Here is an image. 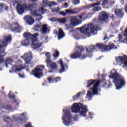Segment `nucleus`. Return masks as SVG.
Returning <instances> with one entry per match:
<instances>
[{
	"label": "nucleus",
	"instance_id": "obj_1",
	"mask_svg": "<svg viewBox=\"0 0 127 127\" xmlns=\"http://www.w3.org/2000/svg\"><path fill=\"white\" fill-rule=\"evenodd\" d=\"M36 7H37V6L35 4H30L27 6V4L26 3L23 4L19 3L17 5L16 10L18 14H22L24 12V10H26L27 9L31 10V15L35 17L38 21H40L42 19L41 13L44 14L46 12V9H45L44 7H41L39 10H34Z\"/></svg>",
	"mask_w": 127,
	"mask_h": 127
},
{
	"label": "nucleus",
	"instance_id": "obj_2",
	"mask_svg": "<svg viewBox=\"0 0 127 127\" xmlns=\"http://www.w3.org/2000/svg\"><path fill=\"white\" fill-rule=\"evenodd\" d=\"M99 26L94 24L93 23H89L87 25H84L81 28H78L76 30H72L70 32L73 33L75 39H79L80 37V33L84 34L88 37L91 36V34L93 35H97L98 30H99Z\"/></svg>",
	"mask_w": 127,
	"mask_h": 127
},
{
	"label": "nucleus",
	"instance_id": "obj_3",
	"mask_svg": "<svg viewBox=\"0 0 127 127\" xmlns=\"http://www.w3.org/2000/svg\"><path fill=\"white\" fill-rule=\"evenodd\" d=\"M24 37L26 39L21 42L22 45L23 46H28L30 44V41H31V47L34 49H36L39 48V47H42V43L39 42L37 39V36H38V34L35 33L33 35L30 34V33L26 32L24 33Z\"/></svg>",
	"mask_w": 127,
	"mask_h": 127
},
{
	"label": "nucleus",
	"instance_id": "obj_4",
	"mask_svg": "<svg viewBox=\"0 0 127 127\" xmlns=\"http://www.w3.org/2000/svg\"><path fill=\"white\" fill-rule=\"evenodd\" d=\"M109 77L113 79V81L116 90H121L126 85V81H125L123 76L119 74L115 69H113L110 71V75H109Z\"/></svg>",
	"mask_w": 127,
	"mask_h": 127
},
{
	"label": "nucleus",
	"instance_id": "obj_5",
	"mask_svg": "<svg viewBox=\"0 0 127 127\" xmlns=\"http://www.w3.org/2000/svg\"><path fill=\"white\" fill-rule=\"evenodd\" d=\"M99 85H100V81L99 80L91 79L87 81V88H90V87L92 86L91 90L93 93L89 90L87 91L86 95V98L89 101L92 100V98L94 97V95H98V87H99Z\"/></svg>",
	"mask_w": 127,
	"mask_h": 127
},
{
	"label": "nucleus",
	"instance_id": "obj_6",
	"mask_svg": "<svg viewBox=\"0 0 127 127\" xmlns=\"http://www.w3.org/2000/svg\"><path fill=\"white\" fill-rule=\"evenodd\" d=\"M4 39L2 42H0V71H2V66L3 64V57L5 56V48L7 46V43L11 40V36L10 35H5L4 36Z\"/></svg>",
	"mask_w": 127,
	"mask_h": 127
},
{
	"label": "nucleus",
	"instance_id": "obj_7",
	"mask_svg": "<svg viewBox=\"0 0 127 127\" xmlns=\"http://www.w3.org/2000/svg\"><path fill=\"white\" fill-rule=\"evenodd\" d=\"M71 112L75 114H79L80 117L86 118L87 112H88V107L84 106L82 103H76L73 104L71 107Z\"/></svg>",
	"mask_w": 127,
	"mask_h": 127
},
{
	"label": "nucleus",
	"instance_id": "obj_8",
	"mask_svg": "<svg viewBox=\"0 0 127 127\" xmlns=\"http://www.w3.org/2000/svg\"><path fill=\"white\" fill-rule=\"evenodd\" d=\"M77 51L70 55L71 59H85L87 56L84 53V47L79 46L76 48Z\"/></svg>",
	"mask_w": 127,
	"mask_h": 127
},
{
	"label": "nucleus",
	"instance_id": "obj_9",
	"mask_svg": "<svg viewBox=\"0 0 127 127\" xmlns=\"http://www.w3.org/2000/svg\"><path fill=\"white\" fill-rule=\"evenodd\" d=\"M63 112L64 113L62 117L63 124L64 126L69 127V125H70L71 120L72 119L70 109L65 110V109H64Z\"/></svg>",
	"mask_w": 127,
	"mask_h": 127
},
{
	"label": "nucleus",
	"instance_id": "obj_10",
	"mask_svg": "<svg viewBox=\"0 0 127 127\" xmlns=\"http://www.w3.org/2000/svg\"><path fill=\"white\" fill-rule=\"evenodd\" d=\"M45 69L44 65H37V67L32 71L31 75H33L36 78L40 79L43 76V70Z\"/></svg>",
	"mask_w": 127,
	"mask_h": 127
},
{
	"label": "nucleus",
	"instance_id": "obj_11",
	"mask_svg": "<svg viewBox=\"0 0 127 127\" xmlns=\"http://www.w3.org/2000/svg\"><path fill=\"white\" fill-rule=\"evenodd\" d=\"M42 3L43 5L45 6H49L50 8L52 9V12H58L61 9V8H60L59 7H57L55 8H52V6L53 5H57V3L54 2V1H50L49 2L48 0H43Z\"/></svg>",
	"mask_w": 127,
	"mask_h": 127
},
{
	"label": "nucleus",
	"instance_id": "obj_12",
	"mask_svg": "<svg viewBox=\"0 0 127 127\" xmlns=\"http://www.w3.org/2000/svg\"><path fill=\"white\" fill-rule=\"evenodd\" d=\"M26 112H23L20 114H16L12 116V119L15 122H18L19 124H22V122L26 118Z\"/></svg>",
	"mask_w": 127,
	"mask_h": 127
},
{
	"label": "nucleus",
	"instance_id": "obj_13",
	"mask_svg": "<svg viewBox=\"0 0 127 127\" xmlns=\"http://www.w3.org/2000/svg\"><path fill=\"white\" fill-rule=\"evenodd\" d=\"M116 61L121 66H122L123 68L127 66V56H124L123 57L119 56L116 57Z\"/></svg>",
	"mask_w": 127,
	"mask_h": 127
},
{
	"label": "nucleus",
	"instance_id": "obj_14",
	"mask_svg": "<svg viewBox=\"0 0 127 127\" xmlns=\"http://www.w3.org/2000/svg\"><path fill=\"white\" fill-rule=\"evenodd\" d=\"M98 45H101V44H97L96 46H91L89 47H87L85 48V50L86 51V57H89L91 58L92 57V53L95 50V49H97V48H100V47Z\"/></svg>",
	"mask_w": 127,
	"mask_h": 127
},
{
	"label": "nucleus",
	"instance_id": "obj_15",
	"mask_svg": "<svg viewBox=\"0 0 127 127\" xmlns=\"http://www.w3.org/2000/svg\"><path fill=\"white\" fill-rule=\"evenodd\" d=\"M21 58H22L25 62V67H27V65H29V64H31V60H32V53H31V52L27 53L21 56Z\"/></svg>",
	"mask_w": 127,
	"mask_h": 127
},
{
	"label": "nucleus",
	"instance_id": "obj_16",
	"mask_svg": "<svg viewBox=\"0 0 127 127\" xmlns=\"http://www.w3.org/2000/svg\"><path fill=\"white\" fill-rule=\"evenodd\" d=\"M9 26L11 31L14 33L20 32V30H22V27L19 25L17 22H13L10 24Z\"/></svg>",
	"mask_w": 127,
	"mask_h": 127
},
{
	"label": "nucleus",
	"instance_id": "obj_17",
	"mask_svg": "<svg viewBox=\"0 0 127 127\" xmlns=\"http://www.w3.org/2000/svg\"><path fill=\"white\" fill-rule=\"evenodd\" d=\"M98 46L100 47V49H101L102 52H108L109 50L111 49H117V47L113 44V43H110L108 46H105L102 44L101 45H98Z\"/></svg>",
	"mask_w": 127,
	"mask_h": 127
},
{
	"label": "nucleus",
	"instance_id": "obj_18",
	"mask_svg": "<svg viewBox=\"0 0 127 127\" xmlns=\"http://www.w3.org/2000/svg\"><path fill=\"white\" fill-rule=\"evenodd\" d=\"M76 10H77V8L74 9H65V12H60V14L63 15V16H66V15H68L69 14H77V13H79V11Z\"/></svg>",
	"mask_w": 127,
	"mask_h": 127
},
{
	"label": "nucleus",
	"instance_id": "obj_19",
	"mask_svg": "<svg viewBox=\"0 0 127 127\" xmlns=\"http://www.w3.org/2000/svg\"><path fill=\"white\" fill-rule=\"evenodd\" d=\"M45 62H46L47 66H49L53 71L58 70V64L56 63L53 62L52 61L49 62V60L48 59L46 60Z\"/></svg>",
	"mask_w": 127,
	"mask_h": 127
},
{
	"label": "nucleus",
	"instance_id": "obj_20",
	"mask_svg": "<svg viewBox=\"0 0 127 127\" xmlns=\"http://www.w3.org/2000/svg\"><path fill=\"white\" fill-rule=\"evenodd\" d=\"M58 63H59V64H60V73L61 74L63 73L64 72H65L66 70L68 69V65H67V64H64L62 60H60L59 61H58Z\"/></svg>",
	"mask_w": 127,
	"mask_h": 127
},
{
	"label": "nucleus",
	"instance_id": "obj_21",
	"mask_svg": "<svg viewBox=\"0 0 127 127\" xmlns=\"http://www.w3.org/2000/svg\"><path fill=\"white\" fill-rule=\"evenodd\" d=\"M70 23L73 26H76V25L81 24L82 23V20L78 19V16H74L71 17Z\"/></svg>",
	"mask_w": 127,
	"mask_h": 127
},
{
	"label": "nucleus",
	"instance_id": "obj_22",
	"mask_svg": "<svg viewBox=\"0 0 127 127\" xmlns=\"http://www.w3.org/2000/svg\"><path fill=\"white\" fill-rule=\"evenodd\" d=\"M108 18H109V15L106 12L102 11L99 13V20L101 22L106 21Z\"/></svg>",
	"mask_w": 127,
	"mask_h": 127
},
{
	"label": "nucleus",
	"instance_id": "obj_23",
	"mask_svg": "<svg viewBox=\"0 0 127 127\" xmlns=\"http://www.w3.org/2000/svg\"><path fill=\"white\" fill-rule=\"evenodd\" d=\"M3 119L6 123L7 124L6 125L3 126L2 127H13V124L12 123V120L9 117H7L6 116L3 117Z\"/></svg>",
	"mask_w": 127,
	"mask_h": 127
},
{
	"label": "nucleus",
	"instance_id": "obj_24",
	"mask_svg": "<svg viewBox=\"0 0 127 127\" xmlns=\"http://www.w3.org/2000/svg\"><path fill=\"white\" fill-rule=\"evenodd\" d=\"M23 19L29 25H32L34 23V19L29 15L25 16Z\"/></svg>",
	"mask_w": 127,
	"mask_h": 127
},
{
	"label": "nucleus",
	"instance_id": "obj_25",
	"mask_svg": "<svg viewBox=\"0 0 127 127\" xmlns=\"http://www.w3.org/2000/svg\"><path fill=\"white\" fill-rule=\"evenodd\" d=\"M61 80V77H58L54 78L53 77H50L48 78V81L49 84H51V83H57V82H60Z\"/></svg>",
	"mask_w": 127,
	"mask_h": 127
},
{
	"label": "nucleus",
	"instance_id": "obj_26",
	"mask_svg": "<svg viewBox=\"0 0 127 127\" xmlns=\"http://www.w3.org/2000/svg\"><path fill=\"white\" fill-rule=\"evenodd\" d=\"M22 69H23V67H22V65H14L11 67L13 72H20Z\"/></svg>",
	"mask_w": 127,
	"mask_h": 127
},
{
	"label": "nucleus",
	"instance_id": "obj_27",
	"mask_svg": "<svg viewBox=\"0 0 127 127\" xmlns=\"http://www.w3.org/2000/svg\"><path fill=\"white\" fill-rule=\"evenodd\" d=\"M49 31H50V29L48 28L47 24L42 25V29H41V32L43 34L45 33H49Z\"/></svg>",
	"mask_w": 127,
	"mask_h": 127
},
{
	"label": "nucleus",
	"instance_id": "obj_28",
	"mask_svg": "<svg viewBox=\"0 0 127 127\" xmlns=\"http://www.w3.org/2000/svg\"><path fill=\"white\" fill-rule=\"evenodd\" d=\"M58 36V38H59V40H60V39H62V38H64V37H65V33H64V31H63L62 29L60 28L59 29Z\"/></svg>",
	"mask_w": 127,
	"mask_h": 127
},
{
	"label": "nucleus",
	"instance_id": "obj_29",
	"mask_svg": "<svg viewBox=\"0 0 127 127\" xmlns=\"http://www.w3.org/2000/svg\"><path fill=\"white\" fill-rule=\"evenodd\" d=\"M8 96L9 99H12L13 103H15L16 104V105H18V103H17V100L14 99V98H15V96L12 95V93H11V92H9Z\"/></svg>",
	"mask_w": 127,
	"mask_h": 127
},
{
	"label": "nucleus",
	"instance_id": "obj_30",
	"mask_svg": "<svg viewBox=\"0 0 127 127\" xmlns=\"http://www.w3.org/2000/svg\"><path fill=\"white\" fill-rule=\"evenodd\" d=\"M12 62H13V61L11 59H7L5 62V66L6 67V68H8V67L12 65Z\"/></svg>",
	"mask_w": 127,
	"mask_h": 127
},
{
	"label": "nucleus",
	"instance_id": "obj_31",
	"mask_svg": "<svg viewBox=\"0 0 127 127\" xmlns=\"http://www.w3.org/2000/svg\"><path fill=\"white\" fill-rule=\"evenodd\" d=\"M115 15L119 16V17H123V15L124 14L123 11H122V10L120 9L116 10L115 11Z\"/></svg>",
	"mask_w": 127,
	"mask_h": 127
},
{
	"label": "nucleus",
	"instance_id": "obj_32",
	"mask_svg": "<svg viewBox=\"0 0 127 127\" xmlns=\"http://www.w3.org/2000/svg\"><path fill=\"white\" fill-rule=\"evenodd\" d=\"M110 4H111L112 5L115 4V1H113L112 3L111 2V1L109 0H103L102 5H108Z\"/></svg>",
	"mask_w": 127,
	"mask_h": 127
},
{
	"label": "nucleus",
	"instance_id": "obj_33",
	"mask_svg": "<svg viewBox=\"0 0 127 127\" xmlns=\"http://www.w3.org/2000/svg\"><path fill=\"white\" fill-rule=\"evenodd\" d=\"M1 109H4V110H7V111H11V109H12V107H11V105H10L3 106V104H2V106H1Z\"/></svg>",
	"mask_w": 127,
	"mask_h": 127
},
{
	"label": "nucleus",
	"instance_id": "obj_34",
	"mask_svg": "<svg viewBox=\"0 0 127 127\" xmlns=\"http://www.w3.org/2000/svg\"><path fill=\"white\" fill-rule=\"evenodd\" d=\"M66 0H58V2H63ZM72 2L73 4L77 5L80 3V0H72Z\"/></svg>",
	"mask_w": 127,
	"mask_h": 127
},
{
	"label": "nucleus",
	"instance_id": "obj_35",
	"mask_svg": "<svg viewBox=\"0 0 127 127\" xmlns=\"http://www.w3.org/2000/svg\"><path fill=\"white\" fill-rule=\"evenodd\" d=\"M42 25L36 24L34 26V30L36 31H41Z\"/></svg>",
	"mask_w": 127,
	"mask_h": 127
},
{
	"label": "nucleus",
	"instance_id": "obj_36",
	"mask_svg": "<svg viewBox=\"0 0 127 127\" xmlns=\"http://www.w3.org/2000/svg\"><path fill=\"white\" fill-rule=\"evenodd\" d=\"M66 21H67V20L65 18H59L58 22H60V23H66Z\"/></svg>",
	"mask_w": 127,
	"mask_h": 127
},
{
	"label": "nucleus",
	"instance_id": "obj_37",
	"mask_svg": "<svg viewBox=\"0 0 127 127\" xmlns=\"http://www.w3.org/2000/svg\"><path fill=\"white\" fill-rule=\"evenodd\" d=\"M101 9H102V8H101L100 6L94 7L93 8V11H100Z\"/></svg>",
	"mask_w": 127,
	"mask_h": 127
},
{
	"label": "nucleus",
	"instance_id": "obj_38",
	"mask_svg": "<svg viewBox=\"0 0 127 127\" xmlns=\"http://www.w3.org/2000/svg\"><path fill=\"white\" fill-rule=\"evenodd\" d=\"M81 93L79 92V93H78L77 94V95L73 96L74 101H76V100H77V99H79V97H80V96H81Z\"/></svg>",
	"mask_w": 127,
	"mask_h": 127
},
{
	"label": "nucleus",
	"instance_id": "obj_39",
	"mask_svg": "<svg viewBox=\"0 0 127 127\" xmlns=\"http://www.w3.org/2000/svg\"><path fill=\"white\" fill-rule=\"evenodd\" d=\"M46 56L47 57V60L48 59L49 61H51V60H50V57H51V55L50 54V53H47L46 54Z\"/></svg>",
	"mask_w": 127,
	"mask_h": 127
},
{
	"label": "nucleus",
	"instance_id": "obj_40",
	"mask_svg": "<svg viewBox=\"0 0 127 127\" xmlns=\"http://www.w3.org/2000/svg\"><path fill=\"white\" fill-rule=\"evenodd\" d=\"M101 2L94 3L93 4H89V7H93V6H96V5H100Z\"/></svg>",
	"mask_w": 127,
	"mask_h": 127
},
{
	"label": "nucleus",
	"instance_id": "obj_41",
	"mask_svg": "<svg viewBox=\"0 0 127 127\" xmlns=\"http://www.w3.org/2000/svg\"><path fill=\"white\" fill-rule=\"evenodd\" d=\"M3 8H4V4L0 3V12H1L3 10Z\"/></svg>",
	"mask_w": 127,
	"mask_h": 127
},
{
	"label": "nucleus",
	"instance_id": "obj_42",
	"mask_svg": "<svg viewBox=\"0 0 127 127\" xmlns=\"http://www.w3.org/2000/svg\"><path fill=\"white\" fill-rule=\"evenodd\" d=\"M54 57H59V52L58 51H55V53L54 54Z\"/></svg>",
	"mask_w": 127,
	"mask_h": 127
},
{
	"label": "nucleus",
	"instance_id": "obj_43",
	"mask_svg": "<svg viewBox=\"0 0 127 127\" xmlns=\"http://www.w3.org/2000/svg\"><path fill=\"white\" fill-rule=\"evenodd\" d=\"M86 14V13H82L81 14V15L79 16V19H82V18H84V17L85 16V15Z\"/></svg>",
	"mask_w": 127,
	"mask_h": 127
},
{
	"label": "nucleus",
	"instance_id": "obj_44",
	"mask_svg": "<svg viewBox=\"0 0 127 127\" xmlns=\"http://www.w3.org/2000/svg\"><path fill=\"white\" fill-rule=\"evenodd\" d=\"M50 20H51V21H58V19L56 18H51L50 19Z\"/></svg>",
	"mask_w": 127,
	"mask_h": 127
},
{
	"label": "nucleus",
	"instance_id": "obj_45",
	"mask_svg": "<svg viewBox=\"0 0 127 127\" xmlns=\"http://www.w3.org/2000/svg\"><path fill=\"white\" fill-rule=\"evenodd\" d=\"M73 120L75 122H78L79 121V118H78V116H76L73 118Z\"/></svg>",
	"mask_w": 127,
	"mask_h": 127
},
{
	"label": "nucleus",
	"instance_id": "obj_46",
	"mask_svg": "<svg viewBox=\"0 0 127 127\" xmlns=\"http://www.w3.org/2000/svg\"><path fill=\"white\" fill-rule=\"evenodd\" d=\"M122 42L123 43H126V44H127V37L123 40Z\"/></svg>",
	"mask_w": 127,
	"mask_h": 127
},
{
	"label": "nucleus",
	"instance_id": "obj_47",
	"mask_svg": "<svg viewBox=\"0 0 127 127\" xmlns=\"http://www.w3.org/2000/svg\"><path fill=\"white\" fill-rule=\"evenodd\" d=\"M26 127H32L31 126V123H28L26 125Z\"/></svg>",
	"mask_w": 127,
	"mask_h": 127
},
{
	"label": "nucleus",
	"instance_id": "obj_48",
	"mask_svg": "<svg viewBox=\"0 0 127 127\" xmlns=\"http://www.w3.org/2000/svg\"><path fill=\"white\" fill-rule=\"evenodd\" d=\"M91 16H92V14H91V13L89 12L88 13H87V17L88 18L91 17Z\"/></svg>",
	"mask_w": 127,
	"mask_h": 127
},
{
	"label": "nucleus",
	"instance_id": "obj_49",
	"mask_svg": "<svg viewBox=\"0 0 127 127\" xmlns=\"http://www.w3.org/2000/svg\"><path fill=\"white\" fill-rule=\"evenodd\" d=\"M68 6H69V5H68V3H65L64 4V7L67 8V7H68Z\"/></svg>",
	"mask_w": 127,
	"mask_h": 127
},
{
	"label": "nucleus",
	"instance_id": "obj_50",
	"mask_svg": "<svg viewBox=\"0 0 127 127\" xmlns=\"http://www.w3.org/2000/svg\"><path fill=\"white\" fill-rule=\"evenodd\" d=\"M118 38L119 39V40H122V35L119 34Z\"/></svg>",
	"mask_w": 127,
	"mask_h": 127
},
{
	"label": "nucleus",
	"instance_id": "obj_51",
	"mask_svg": "<svg viewBox=\"0 0 127 127\" xmlns=\"http://www.w3.org/2000/svg\"><path fill=\"white\" fill-rule=\"evenodd\" d=\"M120 1L122 4H124L125 3V0H120Z\"/></svg>",
	"mask_w": 127,
	"mask_h": 127
},
{
	"label": "nucleus",
	"instance_id": "obj_52",
	"mask_svg": "<svg viewBox=\"0 0 127 127\" xmlns=\"http://www.w3.org/2000/svg\"><path fill=\"white\" fill-rule=\"evenodd\" d=\"M29 1H31V2H35L37 1V0H28Z\"/></svg>",
	"mask_w": 127,
	"mask_h": 127
},
{
	"label": "nucleus",
	"instance_id": "obj_53",
	"mask_svg": "<svg viewBox=\"0 0 127 127\" xmlns=\"http://www.w3.org/2000/svg\"><path fill=\"white\" fill-rule=\"evenodd\" d=\"M8 8H9V7L8 6H6L5 7V10H6V11H8Z\"/></svg>",
	"mask_w": 127,
	"mask_h": 127
},
{
	"label": "nucleus",
	"instance_id": "obj_54",
	"mask_svg": "<svg viewBox=\"0 0 127 127\" xmlns=\"http://www.w3.org/2000/svg\"><path fill=\"white\" fill-rule=\"evenodd\" d=\"M111 87H112V83H111V82H109L108 84V88H111Z\"/></svg>",
	"mask_w": 127,
	"mask_h": 127
},
{
	"label": "nucleus",
	"instance_id": "obj_55",
	"mask_svg": "<svg viewBox=\"0 0 127 127\" xmlns=\"http://www.w3.org/2000/svg\"><path fill=\"white\" fill-rule=\"evenodd\" d=\"M19 76L20 77V78H24V77H25L24 75L19 74Z\"/></svg>",
	"mask_w": 127,
	"mask_h": 127
},
{
	"label": "nucleus",
	"instance_id": "obj_56",
	"mask_svg": "<svg viewBox=\"0 0 127 127\" xmlns=\"http://www.w3.org/2000/svg\"><path fill=\"white\" fill-rule=\"evenodd\" d=\"M54 34H57V33H58V31L57 30H55L54 31Z\"/></svg>",
	"mask_w": 127,
	"mask_h": 127
},
{
	"label": "nucleus",
	"instance_id": "obj_57",
	"mask_svg": "<svg viewBox=\"0 0 127 127\" xmlns=\"http://www.w3.org/2000/svg\"><path fill=\"white\" fill-rule=\"evenodd\" d=\"M106 39H109L108 37H104V40H106Z\"/></svg>",
	"mask_w": 127,
	"mask_h": 127
},
{
	"label": "nucleus",
	"instance_id": "obj_58",
	"mask_svg": "<svg viewBox=\"0 0 127 127\" xmlns=\"http://www.w3.org/2000/svg\"><path fill=\"white\" fill-rule=\"evenodd\" d=\"M45 40H48V37H47L45 39Z\"/></svg>",
	"mask_w": 127,
	"mask_h": 127
},
{
	"label": "nucleus",
	"instance_id": "obj_59",
	"mask_svg": "<svg viewBox=\"0 0 127 127\" xmlns=\"http://www.w3.org/2000/svg\"><path fill=\"white\" fill-rule=\"evenodd\" d=\"M26 71H27V72H28V71H29V69H28V68H26Z\"/></svg>",
	"mask_w": 127,
	"mask_h": 127
},
{
	"label": "nucleus",
	"instance_id": "obj_60",
	"mask_svg": "<svg viewBox=\"0 0 127 127\" xmlns=\"http://www.w3.org/2000/svg\"><path fill=\"white\" fill-rule=\"evenodd\" d=\"M90 1H94V0H89Z\"/></svg>",
	"mask_w": 127,
	"mask_h": 127
},
{
	"label": "nucleus",
	"instance_id": "obj_61",
	"mask_svg": "<svg viewBox=\"0 0 127 127\" xmlns=\"http://www.w3.org/2000/svg\"><path fill=\"white\" fill-rule=\"evenodd\" d=\"M112 18H114V15H112Z\"/></svg>",
	"mask_w": 127,
	"mask_h": 127
},
{
	"label": "nucleus",
	"instance_id": "obj_62",
	"mask_svg": "<svg viewBox=\"0 0 127 127\" xmlns=\"http://www.w3.org/2000/svg\"><path fill=\"white\" fill-rule=\"evenodd\" d=\"M5 25V24L4 23H2V25Z\"/></svg>",
	"mask_w": 127,
	"mask_h": 127
},
{
	"label": "nucleus",
	"instance_id": "obj_63",
	"mask_svg": "<svg viewBox=\"0 0 127 127\" xmlns=\"http://www.w3.org/2000/svg\"><path fill=\"white\" fill-rule=\"evenodd\" d=\"M2 89L4 90V87H2Z\"/></svg>",
	"mask_w": 127,
	"mask_h": 127
},
{
	"label": "nucleus",
	"instance_id": "obj_64",
	"mask_svg": "<svg viewBox=\"0 0 127 127\" xmlns=\"http://www.w3.org/2000/svg\"><path fill=\"white\" fill-rule=\"evenodd\" d=\"M9 73H11V70H10V71H9Z\"/></svg>",
	"mask_w": 127,
	"mask_h": 127
}]
</instances>
